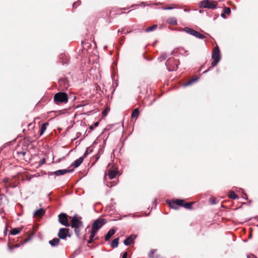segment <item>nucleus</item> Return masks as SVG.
<instances>
[{
    "label": "nucleus",
    "mask_w": 258,
    "mask_h": 258,
    "mask_svg": "<svg viewBox=\"0 0 258 258\" xmlns=\"http://www.w3.org/2000/svg\"><path fill=\"white\" fill-rule=\"evenodd\" d=\"M157 251L156 249H152L148 254L149 258H158L159 255L158 254L155 255V252Z\"/></svg>",
    "instance_id": "obj_20"
},
{
    "label": "nucleus",
    "mask_w": 258,
    "mask_h": 258,
    "mask_svg": "<svg viewBox=\"0 0 258 258\" xmlns=\"http://www.w3.org/2000/svg\"><path fill=\"white\" fill-rule=\"evenodd\" d=\"M59 238L66 240L67 237H71V235L69 233V229L61 228L59 229L58 234Z\"/></svg>",
    "instance_id": "obj_7"
},
{
    "label": "nucleus",
    "mask_w": 258,
    "mask_h": 258,
    "mask_svg": "<svg viewBox=\"0 0 258 258\" xmlns=\"http://www.w3.org/2000/svg\"><path fill=\"white\" fill-rule=\"evenodd\" d=\"M247 258H256L253 254H250L247 255Z\"/></svg>",
    "instance_id": "obj_38"
},
{
    "label": "nucleus",
    "mask_w": 258,
    "mask_h": 258,
    "mask_svg": "<svg viewBox=\"0 0 258 258\" xmlns=\"http://www.w3.org/2000/svg\"><path fill=\"white\" fill-rule=\"evenodd\" d=\"M228 197L232 199H237L238 196L232 190H230L228 193Z\"/></svg>",
    "instance_id": "obj_22"
},
{
    "label": "nucleus",
    "mask_w": 258,
    "mask_h": 258,
    "mask_svg": "<svg viewBox=\"0 0 258 258\" xmlns=\"http://www.w3.org/2000/svg\"><path fill=\"white\" fill-rule=\"evenodd\" d=\"M118 241L119 238H116L113 239L110 244L111 246L113 248L117 247L118 245Z\"/></svg>",
    "instance_id": "obj_21"
},
{
    "label": "nucleus",
    "mask_w": 258,
    "mask_h": 258,
    "mask_svg": "<svg viewBox=\"0 0 258 258\" xmlns=\"http://www.w3.org/2000/svg\"><path fill=\"white\" fill-rule=\"evenodd\" d=\"M224 10L225 14H230L231 13V10L228 7H225Z\"/></svg>",
    "instance_id": "obj_33"
},
{
    "label": "nucleus",
    "mask_w": 258,
    "mask_h": 258,
    "mask_svg": "<svg viewBox=\"0 0 258 258\" xmlns=\"http://www.w3.org/2000/svg\"><path fill=\"white\" fill-rule=\"evenodd\" d=\"M176 204H177V207L181 206V207H183L184 202V200H180V199H176Z\"/></svg>",
    "instance_id": "obj_30"
},
{
    "label": "nucleus",
    "mask_w": 258,
    "mask_h": 258,
    "mask_svg": "<svg viewBox=\"0 0 258 258\" xmlns=\"http://www.w3.org/2000/svg\"><path fill=\"white\" fill-rule=\"evenodd\" d=\"M117 173V171L116 170H109L108 173V176H109V178L110 179H112L115 177Z\"/></svg>",
    "instance_id": "obj_16"
},
{
    "label": "nucleus",
    "mask_w": 258,
    "mask_h": 258,
    "mask_svg": "<svg viewBox=\"0 0 258 258\" xmlns=\"http://www.w3.org/2000/svg\"><path fill=\"white\" fill-rule=\"evenodd\" d=\"M210 202H211L212 204L214 205V204H216V199L215 198H211Z\"/></svg>",
    "instance_id": "obj_34"
},
{
    "label": "nucleus",
    "mask_w": 258,
    "mask_h": 258,
    "mask_svg": "<svg viewBox=\"0 0 258 258\" xmlns=\"http://www.w3.org/2000/svg\"><path fill=\"white\" fill-rule=\"evenodd\" d=\"M221 16L224 18H225L226 17H225V15L224 14L222 13L221 14Z\"/></svg>",
    "instance_id": "obj_45"
},
{
    "label": "nucleus",
    "mask_w": 258,
    "mask_h": 258,
    "mask_svg": "<svg viewBox=\"0 0 258 258\" xmlns=\"http://www.w3.org/2000/svg\"><path fill=\"white\" fill-rule=\"evenodd\" d=\"M167 22L170 24L175 25L177 24L176 19L174 17H171L168 19Z\"/></svg>",
    "instance_id": "obj_25"
},
{
    "label": "nucleus",
    "mask_w": 258,
    "mask_h": 258,
    "mask_svg": "<svg viewBox=\"0 0 258 258\" xmlns=\"http://www.w3.org/2000/svg\"><path fill=\"white\" fill-rule=\"evenodd\" d=\"M48 125V123H43L42 125H41V130H40V135H42L44 133V132L45 131L46 129V125Z\"/></svg>",
    "instance_id": "obj_26"
},
{
    "label": "nucleus",
    "mask_w": 258,
    "mask_h": 258,
    "mask_svg": "<svg viewBox=\"0 0 258 258\" xmlns=\"http://www.w3.org/2000/svg\"><path fill=\"white\" fill-rule=\"evenodd\" d=\"M90 128L91 130H93L94 127H93V126H90Z\"/></svg>",
    "instance_id": "obj_48"
},
{
    "label": "nucleus",
    "mask_w": 258,
    "mask_h": 258,
    "mask_svg": "<svg viewBox=\"0 0 258 258\" xmlns=\"http://www.w3.org/2000/svg\"><path fill=\"white\" fill-rule=\"evenodd\" d=\"M212 57L214 60L211 63V67H214L220 60L221 57L220 49L218 46H216L214 48L212 54Z\"/></svg>",
    "instance_id": "obj_1"
},
{
    "label": "nucleus",
    "mask_w": 258,
    "mask_h": 258,
    "mask_svg": "<svg viewBox=\"0 0 258 258\" xmlns=\"http://www.w3.org/2000/svg\"><path fill=\"white\" fill-rule=\"evenodd\" d=\"M157 27V25H153L151 27H150L148 28H147L146 30H145V32H151V31H153L154 30H155Z\"/></svg>",
    "instance_id": "obj_28"
},
{
    "label": "nucleus",
    "mask_w": 258,
    "mask_h": 258,
    "mask_svg": "<svg viewBox=\"0 0 258 258\" xmlns=\"http://www.w3.org/2000/svg\"><path fill=\"white\" fill-rule=\"evenodd\" d=\"M81 220V217H78L76 215L74 216L71 220V227L73 228H77L83 227V222Z\"/></svg>",
    "instance_id": "obj_6"
},
{
    "label": "nucleus",
    "mask_w": 258,
    "mask_h": 258,
    "mask_svg": "<svg viewBox=\"0 0 258 258\" xmlns=\"http://www.w3.org/2000/svg\"><path fill=\"white\" fill-rule=\"evenodd\" d=\"M80 228L81 227L75 228V233L78 237H80Z\"/></svg>",
    "instance_id": "obj_31"
},
{
    "label": "nucleus",
    "mask_w": 258,
    "mask_h": 258,
    "mask_svg": "<svg viewBox=\"0 0 258 258\" xmlns=\"http://www.w3.org/2000/svg\"><path fill=\"white\" fill-rule=\"evenodd\" d=\"M168 70L169 72L174 71L177 70L179 62L178 60L174 58H169L165 63Z\"/></svg>",
    "instance_id": "obj_3"
},
{
    "label": "nucleus",
    "mask_w": 258,
    "mask_h": 258,
    "mask_svg": "<svg viewBox=\"0 0 258 258\" xmlns=\"http://www.w3.org/2000/svg\"><path fill=\"white\" fill-rule=\"evenodd\" d=\"M166 202H167V203H168L169 204V206L171 208L174 209H178L176 200L171 201L168 200L166 201Z\"/></svg>",
    "instance_id": "obj_15"
},
{
    "label": "nucleus",
    "mask_w": 258,
    "mask_h": 258,
    "mask_svg": "<svg viewBox=\"0 0 258 258\" xmlns=\"http://www.w3.org/2000/svg\"><path fill=\"white\" fill-rule=\"evenodd\" d=\"M116 230L114 229H111L108 231L106 235L105 236V239L106 241L109 240L110 238L115 233Z\"/></svg>",
    "instance_id": "obj_13"
},
{
    "label": "nucleus",
    "mask_w": 258,
    "mask_h": 258,
    "mask_svg": "<svg viewBox=\"0 0 258 258\" xmlns=\"http://www.w3.org/2000/svg\"><path fill=\"white\" fill-rule=\"evenodd\" d=\"M81 4V2L80 1H78L77 2L74 3L73 4V7L74 8L76 4H78V5H80Z\"/></svg>",
    "instance_id": "obj_36"
},
{
    "label": "nucleus",
    "mask_w": 258,
    "mask_h": 258,
    "mask_svg": "<svg viewBox=\"0 0 258 258\" xmlns=\"http://www.w3.org/2000/svg\"><path fill=\"white\" fill-rule=\"evenodd\" d=\"M139 115V109L136 108L133 111L132 115H131V117L132 118H135V117L137 118L138 117Z\"/></svg>",
    "instance_id": "obj_24"
},
{
    "label": "nucleus",
    "mask_w": 258,
    "mask_h": 258,
    "mask_svg": "<svg viewBox=\"0 0 258 258\" xmlns=\"http://www.w3.org/2000/svg\"><path fill=\"white\" fill-rule=\"evenodd\" d=\"M84 159V157H80L79 159L76 160L74 163L72 164V166H74L75 168L79 167L83 162Z\"/></svg>",
    "instance_id": "obj_12"
},
{
    "label": "nucleus",
    "mask_w": 258,
    "mask_h": 258,
    "mask_svg": "<svg viewBox=\"0 0 258 258\" xmlns=\"http://www.w3.org/2000/svg\"><path fill=\"white\" fill-rule=\"evenodd\" d=\"M167 58V55L166 53H163L160 56V61L165 60Z\"/></svg>",
    "instance_id": "obj_32"
},
{
    "label": "nucleus",
    "mask_w": 258,
    "mask_h": 258,
    "mask_svg": "<svg viewBox=\"0 0 258 258\" xmlns=\"http://www.w3.org/2000/svg\"><path fill=\"white\" fill-rule=\"evenodd\" d=\"M60 240L58 238H54L53 239L49 241V243L52 246H56L58 245Z\"/></svg>",
    "instance_id": "obj_14"
},
{
    "label": "nucleus",
    "mask_w": 258,
    "mask_h": 258,
    "mask_svg": "<svg viewBox=\"0 0 258 258\" xmlns=\"http://www.w3.org/2000/svg\"><path fill=\"white\" fill-rule=\"evenodd\" d=\"M132 32V31H126V32H124V34L126 35L127 34L130 33Z\"/></svg>",
    "instance_id": "obj_44"
},
{
    "label": "nucleus",
    "mask_w": 258,
    "mask_h": 258,
    "mask_svg": "<svg viewBox=\"0 0 258 258\" xmlns=\"http://www.w3.org/2000/svg\"><path fill=\"white\" fill-rule=\"evenodd\" d=\"M199 79L198 77H195V78H192V79L190 80L189 81H187L185 83L183 84L184 87H187L188 86H190L192 85L194 83L197 81Z\"/></svg>",
    "instance_id": "obj_17"
},
{
    "label": "nucleus",
    "mask_w": 258,
    "mask_h": 258,
    "mask_svg": "<svg viewBox=\"0 0 258 258\" xmlns=\"http://www.w3.org/2000/svg\"><path fill=\"white\" fill-rule=\"evenodd\" d=\"M54 102L59 104L61 103H67L68 101V96L67 93L64 92H58L54 96Z\"/></svg>",
    "instance_id": "obj_2"
},
{
    "label": "nucleus",
    "mask_w": 258,
    "mask_h": 258,
    "mask_svg": "<svg viewBox=\"0 0 258 258\" xmlns=\"http://www.w3.org/2000/svg\"><path fill=\"white\" fill-rule=\"evenodd\" d=\"M173 9V8L172 7H167V8H164V10H171Z\"/></svg>",
    "instance_id": "obj_41"
},
{
    "label": "nucleus",
    "mask_w": 258,
    "mask_h": 258,
    "mask_svg": "<svg viewBox=\"0 0 258 258\" xmlns=\"http://www.w3.org/2000/svg\"><path fill=\"white\" fill-rule=\"evenodd\" d=\"M200 7L203 8L215 9L217 8V2L210 0H203L200 2Z\"/></svg>",
    "instance_id": "obj_5"
},
{
    "label": "nucleus",
    "mask_w": 258,
    "mask_h": 258,
    "mask_svg": "<svg viewBox=\"0 0 258 258\" xmlns=\"http://www.w3.org/2000/svg\"><path fill=\"white\" fill-rule=\"evenodd\" d=\"M193 202H189L184 203L183 205V207L186 209L190 210L192 208V205L193 204Z\"/></svg>",
    "instance_id": "obj_27"
},
{
    "label": "nucleus",
    "mask_w": 258,
    "mask_h": 258,
    "mask_svg": "<svg viewBox=\"0 0 258 258\" xmlns=\"http://www.w3.org/2000/svg\"><path fill=\"white\" fill-rule=\"evenodd\" d=\"M73 170H74V169H71V170L66 169H60V170H56L54 172H49L48 173V175L49 176L53 175H55L56 176H59V175H61L64 174H66L67 173H68V172H71Z\"/></svg>",
    "instance_id": "obj_9"
},
{
    "label": "nucleus",
    "mask_w": 258,
    "mask_h": 258,
    "mask_svg": "<svg viewBox=\"0 0 258 258\" xmlns=\"http://www.w3.org/2000/svg\"><path fill=\"white\" fill-rule=\"evenodd\" d=\"M127 252H124L121 258H127Z\"/></svg>",
    "instance_id": "obj_37"
},
{
    "label": "nucleus",
    "mask_w": 258,
    "mask_h": 258,
    "mask_svg": "<svg viewBox=\"0 0 258 258\" xmlns=\"http://www.w3.org/2000/svg\"><path fill=\"white\" fill-rule=\"evenodd\" d=\"M96 234V232H94L93 231H91V235L90 236V237H89V239L88 240V243L89 244H91L93 241V239L95 236Z\"/></svg>",
    "instance_id": "obj_23"
},
{
    "label": "nucleus",
    "mask_w": 258,
    "mask_h": 258,
    "mask_svg": "<svg viewBox=\"0 0 258 258\" xmlns=\"http://www.w3.org/2000/svg\"><path fill=\"white\" fill-rule=\"evenodd\" d=\"M99 124V122H96L95 123H94V125L95 126H97Z\"/></svg>",
    "instance_id": "obj_46"
},
{
    "label": "nucleus",
    "mask_w": 258,
    "mask_h": 258,
    "mask_svg": "<svg viewBox=\"0 0 258 258\" xmlns=\"http://www.w3.org/2000/svg\"><path fill=\"white\" fill-rule=\"evenodd\" d=\"M8 248L10 251H12L13 248H12L9 244L8 245Z\"/></svg>",
    "instance_id": "obj_43"
},
{
    "label": "nucleus",
    "mask_w": 258,
    "mask_h": 258,
    "mask_svg": "<svg viewBox=\"0 0 258 258\" xmlns=\"http://www.w3.org/2000/svg\"><path fill=\"white\" fill-rule=\"evenodd\" d=\"M183 31L192 36L194 34H197L196 30L188 27H184L183 29Z\"/></svg>",
    "instance_id": "obj_18"
},
{
    "label": "nucleus",
    "mask_w": 258,
    "mask_h": 258,
    "mask_svg": "<svg viewBox=\"0 0 258 258\" xmlns=\"http://www.w3.org/2000/svg\"><path fill=\"white\" fill-rule=\"evenodd\" d=\"M45 210L41 208L35 211L33 213V216L36 217H41L45 214Z\"/></svg>",
    "instance_id": "obj_11"
},
{
    "label": "nucleus",
    "mask_w": 258,
    "mask_h": 258,
    "mask_svg": "<svg viewBox=\"0 0 258 258\" xmlns=\"http://www.w3.org/2000/svg\"><path fill=\"white\" fill-rule=\"evenodd\" d=\"M211 68H212L211 67H210V68H209V69H208V70H206L205 72H204V73H204V74H205V73H207V72H208L210 70V69H211Z\"/></svg>",
    "instance_id": "obj_42"
},
{
    "label": "nucleus",
    "mask_w": 258,
    "mask_h": 258,
    "mask_svg": "<svg viewBox=\"0 0 258 258\" xmlns=\"http://www.w3.org/2000/svg\"><path fill=\"white\" fill-rule=\"evenodd\" d=\"M46 162V160L45 158H43V159L41 160L39 162V165H42L44 164H45Z\"/></svg>",
    "instance_id": "obj_35"
},
{
    "label": "nucleus",
    "mask_w": 258,
    "mask_h": 258,
    "mask_svg": "<svg viewBox=\"0 0 258 258\" xmlns=\"http://www.w3.org/2000/svg\"><path fill=\"white\" fill-rule=\"evenodd\" d=\"M137 237V235L133 234L130 235L129 237H128L127 238H126L124 241L123 243L125 245L128 246L134 242V240L135 239V238Z\"/></svg>",
    "instance_id": "obj_10"
},
{
    "label": "nucleus",
    "mask_w": 258,
    "mask_h": 258,
    "mask_svg": "<svg viewBox=\"0 0 258 258\" xmlns=\"http://www.w3.org/2000/svg\"><path fill=\"white\" fill-rule=\"evenodd\" d=\"M88 154V150L87 149L86 150V151H85V152L84 153L83 157H84V158H85L87 156Z\"/></svg>",
    "instance_id": "obj_39"
},
{
    "label": "nucleus",
    "mask_w": 258,
    "mask_h": 258,
    "mask_svg": "<svg viewBox=\"0 0 258 258\" xmlns=\"http://www.w3.org/2000/svg\"><path fill=\"white\" fill-rule=\"evenodd\" d=\"M106 113H107V112L106 111H104L103 112V114L104 115H106Z\"/></svg>",
    "instance_id": "obj_47"
},
{
    "label": "nucleus",
    "mask_w": 258,
    "mask_h": 258,
    "mask_svg": "<svg viewBox=\"0 0 258 258\" xmlns=\"http://www.w3.org/2000/svg\"><path fill=\"white\" fill-rule=\"evenodd\" d=\"M196 33L197 34H194L193 35V36H194L198 38L199 39H204L205 38H206V37L204 35L200 33L199 32H198L197 31H196Z\"/></svg>",
    "instance_id": "obj_29"
},
{
    "label": "nucleus",
    "mask_w": 258,
    "mask_h": 258,
    "mask_svg": "<svg viewBox=\"0 0 258 258\" xmlns=\"http://www.w3.org/2000/svg\"><path fill=\"white\" fill-rule=\"evenodd\" d=\"M106 223L103 218H98L95 220L92 224L91 230L97 233V231Z\"/></svg>",
    "instance_id": "obj_4"
},
{
    "label": "nucleus",
    "mask_w": 258,
    "mask_h": 258,
    "mask_svg": "<svg viewBox=\"0 0 258 258\" xmlns=\"http://www.w3.org/2000/svg\"><path fill=\"white\" fill-rule=\"evenodd\" d=\"M124 31V29L123 28H122L121 30L119 29L118 30V33H124L123 32Z\"/></svg>",
    "instance_id": "obj_40"
},
{
    "label": "nucleus",
    "mask_w": 258,
    "mask_h": 258,
    "mask_svg": "<svg viewBox=\"0 0 258 258\" xmlns=\"http://www.w3.org/2000/svg\"><path fill=\"white\" fill-rule=\"evenodd\" d=\"M59 222L62 225L69 227L70 224L68 222V216L66 214L62 213L58 215Z\"/></svg>",
    "instance_id": "obj_8"
},
{
    "label": "nucleus",
    "mask_w": 258,
    "mask_h": 258,
    "mask_svg": "<svg viewBox=\"0 0 258 258\" xmlns=\"http://www.w3.org/2000/svg\"><path fill=\"white\" fill-rule=\"evenodd\" d=\"M257 226L258 227V225H257Z\"/></svg>",
    "instance_id": "obj_49"
},
{
    "label": "nucleus",
    "mask_w": 258,
    "mask_h": 258,
    "mask_svg": "<svg viewBox=\"0 0 258 258\" xmlns=\"http://www.w3.org/2000/svg\"><path fill=\"white\" fill-rule=\"evenodd\" d=\"M21 230H22V228H15L12 229L10 231V233L12 235H15L19 234L21 231Z\"/></svg>",
    "instance_id": "obj_19"
}]
</instances>
